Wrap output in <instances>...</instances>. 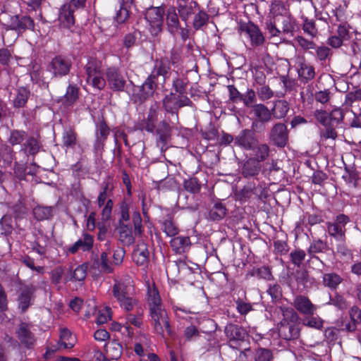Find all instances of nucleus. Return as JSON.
Segmentation results:
<instances>
[{
  "label": "nucleus",
  "instance_id": "44",
  "mask_svg": "<svg viewBox=\"0 0 361 361\" xmlns=\"http://www.w3.org/2000/svg\"><path fill=\"white\" fill-rule=\"evenodd\" d=\"M113 190V187L111 185L109 181L104 182L102 185V190L99 192L97 197V204L99 208H102L105 205L108 199L110 198V193Z\"/></svg>",
  "mask_w": 361,
  "mask_h": 361
},
{
  "label": "nucleus",
  "instance_id": "63",
  "mask_svg": "<svg viewBox=\"0 0 361 361\" xmlns=\"http://www.w3.org/2000/svg\"><path fill=\"white\" fill-rule=\"evenodd\" d=\"M120 218L118 219V224L125 223L130 219L129 206L126 200L122 201L119 204Z\"/></svg>",
  "mask_w": 361,
  "mask_h": 361
},
{
  "label": "nucleus",
  "instance_id": "59",
  "mask_svg": "<svg viewBox=\"0 0 361 361\" xmlns=\"http://www.w3.org/2000/svg\"><path fill=\"white\" fill-rule=\"evenodd\" d=\"M241 101L243 102L245 106L252 109L253 106L256 104L257 97L255 92L252 89L247 90L245 94H242Z\"/></svg>",
  "mask_w": 361,
  "mask_h": 361
},
{
  "label": "nucleus",
  "instance_id": "29",
  "mask_svg": "<svg viewBox=\"0 0 361 361\" xmlns=\"http://www.w3.org/2000/svg\"><path fill=\"white\" fill-rule=\"evenodd\" d=\"M298 73L300 80L303 82L312 80L315 76L314 68L305 61L299 63Z\"/></svg>",
  "mask_w": 361,
  "mask_h": 361
},
{
  "label": "nucleus",
  "instance_id": "21",
  "mask_svg": "<svg viewBox=\"0 0 361 361\" xmlns=\"http://www.w3.org/2000/svg\"><path fill=\"white\" fill-rule=\"evenodd\" d=\"M36 290V288L32 284L24 286L18 297V307L22 312H25L31 305L32 295Z\"/></svg>",
  "mask_w": 361,
  "mask_h": 361
},
{
  "label": "nucleus",
  "instance_id": "15",
  "mask_svg": "<svg viewBox=\"0 0 361 361\" xmlns=\"http://www.w3.org/2000/svg\"><path fill=\"white\" fill-rule=\"evenodd\" d=\"M6 30H12L18 32H24L26 30L34 28L33 20L27 16H19L18 15L11 17L10 22L4 25Z\"/></svg>",
  "mask_w": 361,
  "mask_h": 361
},
{
  "label": "nucleus",
  "instance_id": "24",
  "mask_svg": "<svg viewBox=\"0 0 361 361\" xmlns=\"http://www.w3.org/2000/svg\"><path fill=\"white\" fill-rule=\"evenodd\" d=\"M74 9H71L70 6L63 5L60 9L59 20L60 25L65 28H70L75 23Z\"/></svg>",
  "mask_w": 361,
  "mask_h": 361
},
{
  "label": "nucleus",
  "instance_id": "27",
  "mask_svg": "<svg viewBox=\"0 0 361 361\" xmlns=\"http://www.w3.org/2000/svg\"><path fill=\"white\" fill-rule=\"evenodd\" d=\"M290 109L289 103L284 99H278L274 102L271 109L272 117L276 119H281L286 116Z\"/></svg>",
  "mask_w": 361,
  "mask_h": 361
},
{
  "label": "nucleus",
  "instance_id": "48",
  "mask_svg": "<svg viewBox=\"0 0 361 361\" xmlns=\"http://www.w3.org/2000/svg\"><path fill=\"white\" fill-rule=\"evenodd\" d=\"M226 212V209L221 203H216L210 209L209 216L213 221H219L225 216Z\"/></svg>",
  "mask_w": 361,
  "mask_h": 361
},
{
  "label": "nucleus",
  "instance_id": "47",
  "mask_svg": "<svg viewBox=\"0 0 361 361\" xmlns=\"http://www.w3.org/2000/svg\"><path fill=\"white\" fill-rule=\"evenodd\" d=\"M328 305H334L341 310H345L349 307V302L341 295L336 293L333 297H330Z\"/></svg>",
  "mask_w": 361,
  "mask_h": 361
},
{
  "label": "nucleus",
  "instance_id": "13",
  "mask_svg": "<svg viewBox=\"0 0 361 361\" xmlns=\"http://www.w3.org/2000/svg\"><path fill=\"white\" fill-rule=\"evenodd\" d=\"M258 139L255 132L250 129L241 130L234 140V145L244 150H251L257 144Z\"/></svg>",
  "mask_w": 361,
  "mask_h": 361
},
{
  "label": "nucleus",
  "instance_id": "56",
  "mask_svg": "<svg viewBox=\"0 0 361 361\" xmlns=\"http://www.w3.org/2000/svg\"><path fill=\"white\" fill-rule=\"evenodd\" d=\"M163 231L170 237H173L178 233V228L171 219V218L165 219L162 223Z\"/></svg>",
  "mask_w": 361,
  "mask_h": 361
},
{
  "label": "nucleus",
  "instance_id": "26",
  "mask_svg": "<svg viewBox=\"0 0 361 361\" xmlns=\"http://www.w3.org/2000/svg\"><path fill=\"white\" fill-rule=\"evenodd\" d=\"M94 239L92 235L88 233H84L82 239L77 240L72 246L68 248V252L75 254L80 249L83 251H89L93 247Z\"/></svg>",
  "mask_w": 361,
  "mask_h": 361
},
{
  "label": "nucleus",
  "instance_id": "5",
  "mask_svg": "<svg viewBox=\"0 0 361 361\" xmlns=\"http://www.w3.org/2000/svg\"><path fill=\"white\" fill-rule=\"evenodd\" d=\"M240 34L249 40L252 47H259L265 42L264 36L257 25L252 22L240 23Z\"/></svg>",
  "mask_w": 361,
  "mask_h": 361
},
{
  "label": "nucleus",
  "instance_id": "23",
  "mask_svg": "<svg viewBox=\"0 0 361 361\" xmlns=\"http://www.w3.org/2000/svg\"><path fill=\"white\" fill-rule=\"evenodd\" d=\"M92 268L97 269L100 273L109 274L114 270L111 264L109 261V255L106 251H103L100 258L97 257L94 259Z\"/></svg>",
  "mask_w": 361,
  "mask_h": 361
},
{
  "label": "nucleus",
  "instance_id": "62",
  "mask_svg": "<svg viewBox=\"0 0 361 361\" xmlns=\"http://www.w3.org/2000/svg\"><path fill=\"white\" fill-rule=\"evenodd\" d=\"M184 188L191 193L195 194L200 192L201 186L195 178L186 180L183 184Z\"/></svg>",
  "mask_w": 361,
  "mask_h": 361
},
{
  "label": "nucleus",
  "instance_id": "34",
  "mask_svg": "<svg viewBox=\"0 0 361 361\" xmlns=\"http://www.w3.org/2000/svg\"><path fill=\"white\" fill-rule=\"evenodd\" d=\"M198 4L195 1H190L189 3L179 4L177 9L182 20L186 22L188 18L195 13Z\"/></svg>",
  "mask_w": 361,
  "mask_h": 361
},
{
  "label": "nucleus",
  "instance_id": "49",
  "mask_svg": "<svg viewBox=\"0 0 361 361\" xmlns=\"http://www.w3.org/2000/svg\"><path fill=\"white\" fill-rule=\"evenodd\" d=\"M33 214L39 221L48 219L52 216V207L37 206L34 208Z\"/></svg>",
  "mask_w": 361,
  "mask_h": 361
},
{
  "label": "nucleus",
  "instance_id": "28",
  "mask_svg": "<svg viewBox=\"0 0 361 361\" xmlns=\"http://www.w3.org/2000/svg\"><path fill=\"white\" fill-rule=\"evenodd\" d=\"M170 245L176 254H183L190 248L191 243L188 236H178L171 240Z\"/></svg>",
  "mask_w": 361,
  "mask_h": 361
},
{
  "label": "nucleus",
  "instance_id": "20",
  "mask_svg": "<svg viewBox=\"0 0 361 361\" xmlns=\"http://www.w3.org/2000/svg\"><path fill=\"white\" fill-rule=\"evenodd\" d=\"M147 297L149 310L162 307L161 300L158 289L154 282L147 281Z\"/></svg>",
  "mask_w": 361,
  "mask_h": 361
},
{
  "label": "nucleus",
  "instance_id": "30",
  "mask_svg": "<svg viewBox=\"0 0 361 361\" xmlns=\"http://www.w3.org/2000/svg\"><path fill=\"white\" fill-rule=\"evenodd\" d=\"M260 170V163L250 157L244 163L242 168V174L246 178L252 177L257 175Z\"/></svg>",
  "mask_w": 361,
  "mask_h": 361
},
{
  "label": "nucleus",
  "instance_id": "54",
  "mask_svg": "<svg viewBox=\"0 0 361 361\" xmlns=\"http://www.w3.org/2000/svg\"><path fill=\"white\" fill-rule=\"evenodd\" d=\"M253 195V188L251 185H245L242 189L236 190L235 196L237 200L245 202Z\"/></svg>",
  "mask_w": 361,
  "mask_h": 361
},
{
  "label": "nucleus",
  "instance_id": "38",
  "mask_svg": "<svg viewBox=\"0 0 361 361\" xmlns=\"http://www.w3.org/2000/svg\"><path fill=\"white\" fill-rule=\"evenodd\" d=\"M166 23L171 33L175 34L180 28V22L175 7L169 8L166 15Z\"/></svg>",
  "mask_w": 361,
  "mask_h": 361
},
{
  "label": "nucleus",
  "instance_id": "18",
  "mask_svg": "<svg viewBox=\"0 0 361 361\" xmlns=\"http://www.w3.org/2000/svg\"><path fill=\"white\" fill-rule=\"evenodd\" d=\"M294 307L301 314L312 315L317 310V306L304 295H298L293 303Z\"/></svg>",
  "mask_w": 361,
  "mask_h": 361
},
{
  "label": "nucleus",
  "instance_id": "37",
  "mask_svg": "<svg viewBox=\"0 0 361 361\" xmlns=\"http://www.w3.org/2000/svg\"><path fill=\"white\" fill-rule=\"evenodd\" d=\"M114 281L115 283L112 288V293L117 301L130 295L129 293V286L124 281L118 279H115Z\"/></svg>",
  "mask_w": 361,
  "mask_h": 361
},
{
  "label": "nucleus",
  "instance_id": "41",
  "mask_svg": "<svg viewBox=\"0 0 361 361\" xmlns=\"http://www.w3.org/2000/svg\"><path fill=\"white\" fill-rule=\"evenodd\" d=\"M343 281L341 276L336 273L324 274L322 276V283L325 287L335 290Z\"/></svg>",
  "mask_w": 361,
  "mask_h": 361
},
{
  "label": "nucleus",
  "instance_id": "51",
  "mask_svg": "<svg viewBox=\"0 0 361 361\" xmlns=\"http://www.w3.org/2000/svg\"><path fill=\"white\" fill-rule=\"evenodd\" d=\"M118 302L120 307L126 312L133 311L138 305V300L131 295L126 296V298L118 300Z\"/></svg>",
  "mask_w": 361,
  "mask_h": 361
},
{
  "label": "nucleus",
  "instance_id": "55",
  "mask_svg": "<svg viewBox=\"0 0 361 361\" xmlns=\"http://www.w3.org/2000/svg\"><path fill=\"white\" fill-rule=\"evenodd\" d=\"M302 30L305 33L307 34L311 37H315L318 35V30L316 27L315 22L307 18L303 19Z\"/></svg>",
  "mask_w": 361,
  "mask_h": 361
},
{
  "label": "nucleus",
  "instance_id": "11",
  "mask_svg": "<svg viewBox=\"0 0 361 361\" xmlns=\"http://www.w3.org/2000/svg\"><path fill=\"white\" fill-rule=\"evenodd\" d=\"M270 142L278 147H283L288 140V130L287 126L283 123H276L269 132Z\"/></svg>",
  "mask_w": 361,
  "mask_h": 361
},
{
  "label": "nucleus",
  "instance_id": "39",
  "mask_svg": "<svg viewBox=\"0 0 361 361\" xmlns=\"http://www.w3.org/2000/svg\"><path fill=\"white\" fill-rule=\"evenodd\" d=\"M130 1H124V0H121L119 2L118 9L116 11V14L115 16V20L119 23H125L129 18V11L128 8L130 7L129 4H132V0H129Z\"/></svg>",
  "mask_w": 361,
  "mask_h": 361
},
{
  "label": "nucleus",
  "instance_id": "64",
  "mask_svg": "<svg viewBox=\"0 0 361 361\" xmlns=\"http://www.w3.org/2000/svg\"><path fill=\"white\" fill-rule=\"evenodd\" d=\"M271 358L272 353L271 350L266 348H259L256 350L255 361H270Z\"/></svg>",
  "mask_w": 361,
  "mask_h": 361
},
{
  "label": "nucleus",
  "instance_id": "46",
  "mask_svg": "<svg viewBox=\"0 0 361 361\" xmlns=\"http://www.w3.org/2000/svg\"><path fill=\"white\" fill-rule=\"evenodd\" d=\"M77 135L75 130L68 128L63 133V145L66 147H73L76 144Z\"/></svg>",
  "mask_w": 361,
  "mask_h": 361
},
{
  "label": "nucleus",
  "instance_id": "17",
  "mask_svg": "<svg viewBox=\"0 0 361 361\" xmlns=\"http://www.w3.org/2000/svg\"><path fill=\"white\" fill-rule=\"evenodd\" d=\"M157 84V81L148 76L142 85L137 87L134 94L140 102H142L153 95Z\"/></svg>",
  "mask_w": 361,
  "mask_h": 361
},
{
  "label": "nucleus",
  "instance_id": "61",
  "mask_svg": "<svg viewBox=\"0 0 361 361\" xmlns=\"http://www.w3.org/2000/svg\"><path fill=\"white\" fill-rule=\"evenodd\" d=\"M337 137L336 130L329 124L324 126V129L320 130V140L324 141L327 139L335 140Z\"/></svg>",
  "mask_w": 361,
  "mask_h": 361
},
{
  "label": "nucleus",
  "instance_id": "50",
  "mask_svg": "<svg viewBox=\"0 0 361 361\" xmlns=\"http://www.w3.org/2000/svg\"><path fill=\"white\" fill-rule=\"evenodd\" d=\"M326 247V245L322 240H316L314 241L308 248V253L312 256V259H315L317 260H319L322 265H324V262L320 260L319 257L317 256H315L314 255L316 253H319L322 252L324 250H325Z\"/></svg>",
  "mask_w": 361,
  "mask_h": 361
},
{
  "label": "nucleus",
  "instance_id": "36",
  "mask_svg": "<svg viewBox=\"0 0 361 361\" xmlns=\"http://www.w3.org/2000/svg\"><path fill=\"white\" fill-rule=\"evenodd\" d=\"M133 261L140 266L145 265L149 260V251L145 245H139L133 252Z\"/></svg>",
  "mask_w": 361,
  "mask_h": 361
},
{
  "label": "nucleus",
  "instance_id": "35",
  "mask_svg": "<svg viewBox=\"0 0 361 361\" xmlns=\"http://www.w3.org/2000/svg\"><path fill=\"white\" fill-rule=\"evenodd\" d=\"M79 89L76 85H69L66 89V92L61 99L62 104L65 107L72 106L78 99Z\"/></svg>",
  "mask_w": 361,
  "mask_h": 361
},
{
  "label": "nucleus",
  "instance_id": "45",
  "mask_svg": "<svg viewBox=\"0 0 361 361\" xmlns=\"http://www.w3.org/2000/svg\"><path fill=\"white\" fill-rule=\"evenodd\" d=\"M171 128L165 121H161L157 126L156 133L161 142H165L170 137Z\"/></svg>",
  "mask_w": 361,
  "mask_h": 361
},
{
  "label": "nucleus",
  "instance_id": "43",
  "mask_svg": "<svg viewBox=\"0 0 361 361\" xmlns=\"http://www.w3.org/2000/svg\"><path fill=\"white\" fill-rule=\"evenodd\" d=\"M270 13L272 18L285 16L288 14V7L281 0H274L271 2Z\"/></svg>",
  "mask_w": 361,
  "mask_h": 361
},
{
  "label": "nucleus",
  "instance_id": "8",
  "mask_svg": "<svg viewBox=\"0 0 361 361\" xmlns=\"http://www.w3.org/2000/svg\"><path fill=\"white\" fill-rule=\"evenodd\" d=\"M164 10L161 7H151L145 13V19L150 25V32L157 35L161 30Z\"/></svg>",
  "mask_w": 361,
  "mask_h": 361
},
{
  "label": "nucleus",
  "instance_id": "16",
  "mask_svg": "<svg viewBox=\"0 0 361 361\" xmlns=\"http://www.w3.org/2000/svg\"><path fill=\"white\" fill-rule=\"evenodd\" d=\"M256 118V121L252 123V128L257 130L259 126V122L268 123L272 118L271 109L263 104H257L253 106L250 112Z\"/></svg>",
  "mask_w": 361,
  "mask_h": 361
},
{
  "label": "nucleus",
  "instance_id": "14",
  "mask_svg": "<svg viewBox=\"0 0 361 361\" xmlns=\"http://www.w3.org/2000/svg\"><path fill=\"white\" fill-rule=\"evenodd\" d=\"M17 338L20 343L27 349H32L36 344L37 338L31 331L30 325L27 323L19 324L16 330Z\"/></svg>",
  "mask_w": 361,
  "mask_h": 361
},
{
  "label": "nucleus",
  "instance_id": "25",
  "mask_svg": "<svg viewBox=\"0 0 361 361\" xmlns=\"http://www.w3.org/2000/svg\"><path fill=\"white\" fill-rule=\"evenodd\" d=\"M82 357L85 361H109L94 344H90L85 348Z\"/></svg>",
  "mask_w": 361,
  "mask_h": 361
},
{
  "label": "nucleus",
  "instance_id": "53",
  "mask_svg": "<svg viewBox=\"0 0 361 361\" xmlns=\"http://www.w3.org/2000/svg\"><path fill=\"white\" fill-rule=\"evenodd\" d=\"M59 345L64 349L71 348L74 345L73 338L68 330L63 329L61 331Z\"/></svg>",
  "mask_w": 361,
  "mask_h": 361
},
{
  "label": "nucleus",
  "instance_id": "22",
  "mask_svg": "<svg viewBox=\"0 0 361 361\" xmlns=\"http://www.w3.org/2000/svg\"><path fill=\"white\" fill-rule=\"evenodd\" d=\"M159 106L157 103L152 104L148 111L147 117L140 123V128L152 133L157 121Z\"/></svg>",
  "mask_w": 361,
  "mask_h": 361
},
{
  "label": "nucleus",
  "instance_id": "12",
  "mask_svg": "<svg viewBox=\"0 0 361 361\" xmlns=\"http://www.w3.org/2000/svg\"><path fill=\"white\" fill-rule=\"evenodd\" d=\"M109 87L113 91H124L126 80L118 68L110 67L105 72Z\"/></svg>",
  "mask_w": 361,
  "mask_h": 361
},
{
  "label": "nucleus",
  "instance_id": "32",
  "mask_svg": "<svg viewBox=\"0 0 361 361\" xmlns=\"http://www.w3.org/2000/svg\"><path fill=\"white\" fill-rule=\"evenodd\" d=\"M123 348L117 340H111L105 345V352L107 357L118 360L122 355Z\"/></svg>",
  "mask_w": 361,
  "mask_h": 361
},
{
  "label": "nucleus",
  "instance_id": "60",
  "mask_svg": "<svg viewBox=\"0 0 361 361\" xmlns=\"http://www.w3.org/2000/svg\"><path fill=\"white\" fill-rule=\"evenodd\" d=\"M306 253L304 250L297 249L290 253V262L296 267H299L305 259Z\"/></svg>",
  "mask_w": 361,
  "mask_h": 361
},
{
  "label": "nucleus",
  "instance_id": "19",
  "mask_svg": "<svg viewBox=\"0 0 361 361\" xmlns=\"http://www.w3.org/2000/svg\"><path fill=\"white\" fill-rule=\"evenodd\" d=\"M224 332L230 341H243L247 337V333L245 329L233 324H227Z\"/></svg>",
  "mask_w": 361,
  "mask_h": 361
},
{
  "label": "nucleus",
  "instance_id": "57",
  "mask_svg": "<svg viewBox=\"0 0 361 361\" xmlns=\"http://www.w3.org/2000/svg\"><path fill=\"white\" fill-rule=\"evenodd\" d=\"M361 101V89L355 88L345 94V104L352 106L354 102Z\"/></svg>",
  "mask_w": 361,
  "mask_h": 361
},
{
  "label": "nucleus",
  "instance_id": "58",
  "mask_svg": "<svg viewBox=\"0 0 361 361\" xmlns=\"http://www.w3.org/2000/svg\"><path fill=\"white\" fill-rule=\"evenodd\" d=\"M209 20V16L206 12L200 11L195 14L193 20V27L195 30H199L202 26L205 25Z\"/></svg>",
  "mask_w": 361,
  "mask_h": 361
},
{
  "label": "nucleus",
  "instance_id": "52",
  "mask_svg": "<svg viewBox=\"0 0 361 361\" xmlns=\"http://www.w3.org/2000/svg\"><path fill=\"white\" fill-rule=\"evenodd\" d=\"M37 172V166L34 163L28 172H26V168L23 164H16L14 166V173L20 180L25 179L27 174L33 175Z\"/></svg>",
  "mask_w": 361,
  "mask_h": 361
},
{
  "label": "nucleus",
  "instance_id": "6",
  "mask_svg": "<svg viewBox=\"0 0 361 361\" xmlns=\"http://www.w3.org/2000/svg\"><path fill=\"white\" fill-rule=\"evenodd\" d=\"M192 102L186 95H177L174 93L166 95L162 100L165 111L175 115L177 120L178 109L183 106H190Z\"/></svg>",
  "mask_w": 361,
  "mask_h": 361
},
{
  "label": "nucleus",
  "instance_id": "1",
  "mask_svg": "<svg viewBox=\"0 0 361 361\" xmlns=\"http://www.w3.org/2000/svg\"><path fill=\"white\" fill-rule=\"evenodd\" d=\"M275 313L282 317V320L278 325L280 337L287 341L297 339L300 331L297 312L290 307H277L275 309Z\"/></svg>",
  "mask_w": 361,
  "mask_h": 361
},
{
  "label": "nucleus",
  "instance_id": "31",
  "mask_svg": "<svg viewBox=\"0 0 361 361\" xmlns=\"http://www.w3.org/2000/svg\"><path fill=\"white\" fill-rule=\"evenodd\" d=\"M281 32L290 33L295 26V20L289 14L274 18Z\"/></svg>",
  "mask_w": 361,
  "mask_h": 361
},
{
  "label": "nucleus",
  "instance_id": "3",
  "mask_svg": "<svg viewBox=\"0 0 361 361\" xmlns=\"http://www.w3.org/2000/svg\"><path fill=\"white\" fill-rule=\"evenodd\" d=\"M87 83L97 90H103L106 84L101 62L91 59L85 66Z\"/></svg>",
  "mask_w": 361,
  "mask_h": 361
},
{
  "label": "nucleus",
  "instance_id": "7",
  "mask_svg": "<svg viewBox=\"0 0 361 361\" xmlns=\"http://www.w3.org/2000/svg\"><path fill=\"white\" fill-rule=\"evenodd\" d=\"M350 221L348 216L341 214L336 216L333 222H327V232L335 240L343 242L345 239V226Z\"/></svg>",
  "mask_w": 361,
  "mask_h": 361
},
{
  "label": "nucleus",
  "instance_id": "9",
  "mask_svg": "<svg viewBox=\"0 0 361 361\" xmlns=\"http://www.w3.org/2000/svg\"><path fill=\"white\" fill-rule=\"evenodd\" d=\"M71 66L72 62L70 59L63 56H56L50 61L48 71L54 77L61 78L69 73Z\"/></svg>",
  "mask_w": 361,
  "mask_h": 361
},
{
  "label": "nucleus",
  "instance_id": "4",
  "mask_svg": "<svg viewBox=\"0 0 361 361\" xmlns=\"http://www.w3.org/2000/svg\"><path fill=\"white\" fill-rule=\"evenodd\" d=\"M150 316L155 333L163 336L166 330L169 335L172 334L168 314L163 307L150 310Z\"/></svg>",
  "mask_w": 361,
  "mask_h": 361
},
{
  "label": "nucleus",
  "instance_id": "40",
  "mask_svg": "<svg viewBox=\"0 0 361 361\" xmlns=\"http://www.w3.org/2000/svg\"><path fill=\"white\" fill-rule=\"evenodd\" d=\"M39 148L40 145L37 140L33 137H28L23 144L21 151L27 155L35 156Z\"/></svg>",
  "mask_w": 361,
  "mask_h": 361
},
{
  "label": "nucleus",
  "instance_id": "42",
  "mask_svg": "<svg viewBox=\"0 0 361 361\" xmlns=\"http://www.w3.org/2000/svg\"><path fill=\"white\" fill-rule=\"evenodd\" d=\"M30 97V91L25 87H20L17 90V93L13 99V105L14 108H22L26 104Z\"/></svg>",
  "mask_w": 361,
  "mask_h": 361
},
{
  "label": "nucleus",
  "instance_id": "10",
  "mask_svg": "<svg viewBox=\"0 0 361 361\" xmlns=\"http://www.w3.org/2000/svg\"><path fill=\"white\" fill-rule=\"evenodd\" d=\"M170 71L171 66L169 58L163 57L154 61L153 68L149 76L158 83L160 82L164 85L166 80L169 77Z\"/></svg>",
  "mask_w": 361,
  "mask_h": 361
},
{
  "label": "nucleus",
  "instance_id": "33",
  "mask_svg": "<svg viewBox=\"0 0 361 361\" xmlns=\"http://www.w3.org/2000/svg\"><path fill=\"white\" fill-rule=\"evenodd\" d=\"M251 150L253 152V157L252 158L256 159L259 163L266 161L270 153L269 146L266 143H259V140L257 144Z\"/></svg>",
  "mask_w": 361,
  "mask_h": 361
},
{
  "label": "nucleus",
  "instance_id": "2",
  "mask_svg": "<svg viewBox=\"0 0 361 361\" xmlns=\"http://www.w3.org/2000/svg\"><path fill=\"white\" fill-rule=\"evenodd\" d=\"M134 230L129 224L121 223L118 226V240L123 245L129 246L133 245L135 241L137 235H141L143 232L142 224V218L140 212L135 210L132 215Z\"/></svg>",
  "mask_w": 361,
  "mask_h": 361
}]
</instances>
